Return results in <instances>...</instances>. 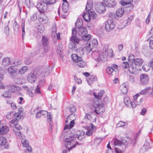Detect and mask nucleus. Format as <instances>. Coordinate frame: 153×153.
Here are the masks:
<instances>
[{
  "label": "nucleus",
  "mask_w": 153,
  "mask_h": 153,
  "mask_svg": "<svg viewBox=\"0 0 153 153\" xmlns=\"http://www.w3.org/2000/svg\"><path fill=\"white\" fill-rule=\"evenodd\" d=\"M92 1H88L87 3V4L85 7V9L87 11L89 12L92 7L91 5Z\"/></svg>",
  "instance_id": "38"
},
{
  "label": "nucleus",
  "mask_w": 153,
  "mask_h": 153,
  "mask_svg": "<svg viewBox=\"0 0 153 153\" xmlns=\"http://www.w3.org/2000/svg\"><path fill=\"white\" fill-rule=\"evenodd\" d=\"M22 63V61L21 60H16L13 63V66H17L20 65Z\"/></svg>",
  "instance_id": "57"
},
{
  "label": "nucleus",
  "mask_w": 153,
  "mask_h": 153,
  "mask_svg": "<svg viewBox=\"0 0 153 153\" xmlns=\"http://www.w3.org/2000/svg\"><path fill=\"white\" fill-rule=\"evenodd\" d=\"M107 56L106 55L102 53L99 55L97 58V59L99 61L105 62L107 60Z\"/></svg>",
  "instance_id": "30"
},
{
  "label": "nucleus",
  "mask_w": 153,
  "mask_h": 153,
  "mask_svg": "<svg viewBox=\"0 0 153 153\" xmlns=\"http://www.w3.org/2000/svg\"><path fill=\"white\" fill-rule=\"evenodd\" d=\"M9 131V128L7 126H3L0 128V134H4L7 133Z\"/></svg>",
  "instance_id": "20"
},
{
  "label": "nucleus",
  "mask_w": 153,
  "mask_h": 153,
  "mask_svg": "<svg viewBox=\"0 0 153 153\" xmlns=\"http://www.w3.org/2000/svg\"><path fill=\"white\" fill-rule=\"evenodd\" d=\"M50 67L49 66H46L42 71V75L44 76H47L48 75L50 72L49 69Z\"/></svg>",
  "instance_id": "29"
},
{
  "label": "nucleus",
  "mask_w": 153,
  "mask_h": 153,
  "mask_svg": "<svg viewBox=\"0 0 153 153\" xmlns=\"http://www.w3.org/2000/svg\"><path fill=\"white\" fill-rule=\"evenodd\" d=\"M28 70V67L27 66H25L22 67L19 70V72L21 74H23L25 73Z\"/></svg>",
  "instance_id": "39"
},
{
  "label": "nucleus",
  "mask_w": 153,
  "mask_h": 153,
  "mask_svg": "<svg viewBox=\"0 0 153 153\" xmlns=\"http://www.w3.org/2000/svg\"><path fill=\"white\" fill-rule=\"evenodd\" d=\"M7 142L6 138L5 137H0V145L4 146Z\"/></svg>",
  "instance_id": "36"
},
{
  "label": "nucleus",
  "mask_w": 153,
  "mask_h": 153,
  "mask_svg": "<svg viewBox=\"0 0 153 153\" xmlns=\"http://www.w3.org/2000/svg\"><path fill=\"white\" fill-rule=\"evenodd\" d=\"M37 76V74H36L35 73H31L28 75L27 79L29 82L32 83L35 81Z\"/></svg>",
  "instance_id": "14"
},
{
  "label": "nucleus",
  "mask_w": 153,
  "mask_h": 153,
  "mask_svg": "<svg viewBox=\"0 0 153 153\" xmlns=\"http://www.w3.org/2000/svg\"><path fill=\"white\" fill-rule=\"evenodd\" d=\"M62 13L67 14L68 11V7L66 6H64L63 4L62 5Z\"/></svg>",
  "instance_id": "49"
},
{
  "label": "nucleus",
  "mask_w": 153,
  "mask_h": 153,
  "mask_svg": "<svg viewBox=\"0 0 153 153\" xmlns=\"http://www.w3.org/2000/svg\"><path fill=\"white\" fill-rule=\"evenodd\" d=\"M25 22H22L21 25V26L22 28V37H23L25 33Z\"/></svg>",
  "instance_id": "55"
},
{
  "label": "nucleus",
  "mask_w": 153,
  "mask_h": 153,
  "mask_svg": "<svg viewBox=\"0 0 153 153\" xmlns=\"http://www.w3.org/2000/svg\"><path fill=\"white\" fill-rule=\"evenodd\" d=\"M71 58L74 62H77L79 61L82 60V59L81 57L79 56L76 54H72L71 55Z\"/></svg>",
  "instance_id": "28"
},
{
  "label": "nucleus",
  "mask_w": 153,
  "mask_h": 153,
  "mask_svg": "<svg viewBox=\"0 0 153 153\" xmlns=\"http://www.w3.org/2000/svg\"><path fill=\"white\" fill-rule=\"evenodd\" d=\"M43 47L44 52L45 53H47L50 49L49 44L43 45Z\"/></svg>",
  "instance_id": "56"
},
{
  "label": "nucleus",
  "mask_w": 153,
  "mask_h": 153,
  "mask_svg": "<svg viewBox=\"0 0 153 153\" xmlns=\"http://www.w3.org/2000/svg\"><path fill=\"white\" fill-rule=\"evenodd\" d=\"M93 133V130L91 129H89L86 131V134L87 136H90L92 135Z\"/></svg>",
  "instance_id": "64"
},
{
  "label": "nucleus",
  "mask_w": 153,
  "mask_h": 153,
  "mask_svg": "<svg viewBox=\"0 0 153 153\" xmlns=\"http://www.w3.org/2000/svg\"><path fill=\"white\" fill-rule=\"evenodd\" d=\"M88 33L87 29L85 28L81 27L77 30L78 35L82 37V40L84 41L89 40L91 36L89 34L87 35Z\"/></svg>",
  "instance_id": "3"
},
{
  "label": "nucleus",
  "mask_w": 153,
  "mask_h": 153,
  "mask_svg": "<svg viewBox=\"0 0 153 153\" xmlns=\"http://www.w3.org/2000/svg\"><path fill=\"white\" fill-rule=\"evenodd\" d=\"M114 71V69L111 67H108L106 69V72L108 74H111Z\"/></svg>",
  "instance_id": "58"
},
{
  "label": "nucleus",
  "mask_w": 153,
  "mask_h": 153,
  "mask_svg": "<svg viewBox=\"0 0 153 153\" xmlns=\"http://www.w3.org/2000/svg\"><path fill=\"white\" fill-rule=\"evenodd\" d=\"M105 28L106 31L109 32L114 27L115 25L112 20L109 19L104 22Z\"/></svg>",
  "instance_id": "8"
},
{
  "label": "nucleus",
  "mask_w": 153,
  "mask_h": 153,
  "mask_svg": "<svg viewBox=\"0 0 153 153\" xmlns=\"http://www.w3.org/2000/svg\"><path fill=\"white\" fill-rule=\"evenodd\" d=\"M56 29L57 27L55 23H54L52 25L51 36L52 37H54L56 35L57 39L59 40H60L61 39L60 33H58L56 34Z\"/></svg>",
  "instance_id": "11"
},
{
  "label": "nucleus",
  "mask_w": 153,
  "mask_h": 153,
  "mask_svg": "<svg viewBox=\"0 0 153 153\" xmlns=\"http://www.w3.org/2000/svg\"><path fill=\"white\" fill-rule=\"evenodd\" d=\"M17 82L18 84H23L25 82V79L20 78H18L17 79Z\"/></svg>",
  "instance_id": "54"
},
{
  "label": "nucleus",
  "mask_w": 153,
  "mask_h": 153,
  "mask_svg": "<svg viewBox=\"0 0 153 153\" xmlns=\"http://www.w3.org/2000/svg\"><path fill=\"white\" fill-rule=\"evenodd\" d=\"M128 86L125 83L122 84L120 87V89L123 94H126L128 91Z\"/></svg>",
  "instance_id": "21"
},
{
  "label": "nucleus",
  "mask_w": 153,
  "mask_h": 153,
  "mask_svg": "<svg viewBox=\"0 0 153 153\" xmlns=\"http://www.w3.org/2000/svg\"><path fill=\"white\" fill-rule=\"evenodd\" d=\"M129 64L127 62H124L122 64V66L124 68H127L128 67Z\"/></svg>",
  "instance_id": "60"
},
{
  "label": "nucleus",
  "mask_w": 153,
  "mask_h": 153,
  "mask_svg": "<svg viewBox=\"0 0 153 153\" xmlns=\"http://www.w3.org/2000/svg\"><path fill=\"white\" fill-rule=\"evenodd\" d=\"M32 60L30 57H26L25 59V63L27 65H29L32 62Z\"/></svg>",
  "instance_id": "50"
},
{
  "label": "nucleus",
  "mask_w": 153,
  "mask_h": 153,
  "mask_svg": "<svg viewBox=\"0 0 153 153\" xmlns=\"http://www.w3.org/2000/svg\"><path fill=\"white\" fill-rule=\"evenodd\" d=\"M38 31L41 33H43L45 30V27L42 24H40L37 26Z\"/></svg>",
  "instance_id": "42"
},
{
  "label": "nucleus",
  "mask_w": 153,
  "mask_h": 153,
  "mask_svg": "<svg viewBox=\"0 0 153 153\" xmlns=\"http://www.w3.org/2000/svg\"><path fill=\"white\" fill-rule=\"evenodd\" d=\"M22 129V127L19 125H18L17 126L14 127L13 128V130L16 136L20 139L22 138V134L20 131V130Z\"/></svg>",
  "instance_id": "12"
},
{
  "label": "nucleus",
  "mask_w": 153,
  "mask_h": 153,
  "mask_svg": "<svg viewBox=\"0 0 153 153\" xmlns=\"http://www.w3.org/2000/svg\"><path fill=\"white\" fill-rule=\"evenodd\" d=\"M150 68V67L147 65H144L142 67L143 70L146 72L148 71Z\"/></svg>",
  "instance_id": "63"
},
{
  "label": "nucleus",
  "mask_w": 153,
  "mask_h": 153,
  "mask_svg": "<svg viewBox=\"0 0 153 153\" xmlns=\"http://www.w3.org/2000/svg\"><path fill=\"white\" fill-rule=\"evenodd\" d=\"M47 114L48 121L50 125L51 126V122L52 121V118L51 117V113L50 112H47Z\"/></svg>",
  "instance_id": "59"
},
{
  "label": "nucleus",
  "mask_w": 153,
  "mask_h": 153,
  "mask_svg": "<svg viewBox=\"0 0 153 153\" xmlns=\"http://www.w3.org/2000/svg\"><path fill=\"white\" fill-rule=\"evenodd\" d=\"M38 19L40 22L43 24L46 23L48 21V17L44 15V13H41L38 17Z\"/></svg>",
  "instance_id": "13"
},
{
  "label": "nucleus",
  "mask_w": 153,
  "mask_h": 153,
  "mask_svg": "<svg viewBox=\"0 0 153 153\" xmlns=\"http://www.w3.org/2000/svg\"><path fill=\"white\" fill-rule=\"evenodd\" d=\"M98 45V42L96 39H94L91 40L86 44V49L87 51L90 52L94 48H96Z\"/></svg>",
  "instance_id": "5"
},
{
  "label": "nucleus",
  "mask_w": 153,
  "mask_h": 153,
  "mask_svg": "<svg viewBox=\"0 0 153 153\" xmlns=\"http://www.w3.org/2000/svg\"><path fill=\"white\" fill-rule=\"evenodd\" d=\"M11 63V60L10 58L8 57L4 58L2 61V65L4 66H8Z\"/></svg>",
  "instance_id": "24"
},
{
  "label": "nucleus",
  "mask_w": 153,
  "mask_h": 153,
  "mask_svg": "<svg viewBox=\"0 0 153 153\" xmlns=\"http://www.w3.org/2000/svg\"><path fill=\"white\" fill-rule=\"evenodd\" d=\"M47 4L43 2H38L36 7L39 12L41 13H44L47 10Z\"/></svg>",
  "instance_id": "7"
},
{
  "label": "nucleus",
  "mask_w": 153,
  "mask_h": 153,
  "mask_svg": "<svg viewBox=\"0 0 153 153\" xmlns=\"http://www.w3.org/2000/svg\"><path fill=\"white\" fill-rule=\"evenodd\" d=\"M18 121L15 119H13L9 123V125L11 127H15L18 125Z\"/></svg>",
  "instance_id": "33"
},
{
  "label": "nucleus",
  "mask_w": 153,
  "mask_h": 153,
  "mask_svg": "<svg viewBox=\"0 0 153 153\" xmlns=\"http://www.w3.org/2000/svg\"><path fill=\"white\" fill-rule=\"evenodd\" d=\"M47 113V112L46 111L41 110L39 112L37 113L36 117V118H39L41 117L42 115H45Z\"/></svg>",
  "instance_id": "37"
},
{
  "label": "nucleus",
  "mask_w": 153,
  "mask_h": 153,
  "mask_svg": "<svg viewBox=\"0 0 153 153\" xmlns=\"http://www.w3.org/2000/svg\"><path fill=\"white\" fill-rule=\"evenodd\" d=\"M82 17L84 20L87 22H89L91 19L90 11H86L82 15Z\"/></svg>",
  "instance_id": "18"
},
{
  "label": "nucleus",
  "mask_w": 153,
  "mask_h": 153,
  "mask_svg": "<svg viewBox=\"0 0 153 153\" xmlns=\"http://www.w3.org/2000/svg\"><path fill=\"white\" fill-rule=\"evenodd\" d=\"M94 112L97 114H102L105 111L104 104L103 103L95 104L94 105Z\"/></svg>",
  "instance_id": "6"
},
{
  "label": "nucleus",
  "mask_w": 153,
  "mask_h": 153,
  "mask_svg": "<svg viewBox=\"0 0 153 153\" xmlns=\"http://www.w3.org/2000/svg\"><path fill=\"white\" fill-rule=\"evenodd\" d=\"M87 80L88 84L91 85L94 81H97V79L95 75H92L87 78Z\"/></svg>",
  "instance_id": "17"
},
{
  "label": "nucleus",
  "mask_w": 153,
  "mask_h": 153,
  "mask_svg": "<svg viewBox=\"0 0 153 153\" xmlns=\"http://www.w3.org/2000/svg\"><path fill=\"white\" fill-rule=\"evenodd\" d=\"M64 138L66 140L64 143L65 146L67 149H68L69 151L75 147L76 144H78L77 142L74 141L76 139V137L74 135L65 136Z\"/></svg>",
  "instance_id": "1"
},
{
  "label": "nucleus",
  "mask_w": 153,
  "mask_h": 153,
  "mask_svg": "<svg viewBox=\"0 0 153 153\" xmlns=\"http://www.w3.org/2000/svg\"><path fill=\"white\" fill-rule=\"evenodd\" d=\"M102 3L106 7L111 8L114 7L116 5L114 0H102Z\"/></svg>",
  "instance_id": "10"
},
{
  "label": "nucleus",
  "mask_w": 153,
  "mask_h": 153,
  "mask_svg": "<svg viewBox=\"0 0 153 153\" xmlns=\"http://www.w3.org/2000/svg\"><path fill=\"white\" fill-rule=\"evenodd\" d=\"M76 136L78 140H82L85 138V132L83 131L79 130L76 133Z\"/></svg>",
  "instance_id": "15"
},
{
  "label": "nucleus",
  "mask_w": 153,
  "mask_h": 153,
  "mask_svg": "<svg viewBox=\"0 0 153 153\" xmlns=\"http://www.w3.org/2000/svg\"><path fill=\"white\" fill-rule=\"evenodd\" d=\"M133 17L131 16L128 18L127 19L123 21V23L124 26H127L129 25L133 19Z\"/></svg>",
  "instance_id": "32"
},
{
  "label": "nucleus",
  "mask_w": 153,
  "mask_h": 153,
  "mask_svg": "<svg viewBox=\"0 0 153 153\" xmlns=\"http://www.w3.org/2000/svg\"><path fill=\"white\" fill-rule=\"evenodd\" d=\"M42 42L43 45L49 44L48 39L47 37L45 36H42Z\"/></svg>",
  "instance_id": "41"
},
{
  "label": "nucleus",
  "mask_w": 153,
  "mask_h": 153,
  "mask_svg": "<svg viewBox=\"0 0 153 153\" xmlns=\"http://www.w3.org/2000/svg\"><path fill=\"white\" fill-rule=\"evenodd\" d=\"M10 90L14 93H17L20 91L21 90V88L14 85H10Z\"/></svg>",
  "instance_id": "22"
},
{
  "label": "nucleus",
  "mask_w": 153,
  "mask_h": 153,
  "mask_svg": "<svg viewBox=\"0 0 153 153\" xmlns=\"http://www.w3.org/2000/svg\"><path fill=\"white\" fill-rule=\"evenodd\" d=\"M114 145H117L119 146L118 148H115V151L116 153H123V152L126 149V146L123 142L115 139L114 141Z\"/></svg>",
  "instance_id": "4"
},
{
  "label": "nucleus",
  "mask_w": 153,
  "mask_h": 153,
  "mask_svg": "<svg viewBox=\"0 0 153 153\" xmlns=\"http://www.w3.org/2000/svg\"><path fill=\"white\" fill-rule=\"evenodd\" d=\"M69 110L72 113H74L76 111V108L74 105L71 104L69 106Z\"/></svg>",
  "instance_id": "46"
},
{
  "label": "nucleus",
  "mask_w": 153,
  "mask_h": 153,
  "mask_svg": "<svg viewBox=\"0 0 153 153\" xmlns=\"http://www.w3.org/2000/svg\"><path fill=\"white\" fill-rule=\"evenodd\" d=\"M68 121V118H66L65 120V124H67V123ZM75 124V122L74 120H72L70 122V124L69 125H66L64 128V130H65L67 129H70L74 126Z\"/></svg>",
  "instance_id": "16"
},
{
  "label": "nucleus",
  "mask_w": 153,
  "mask_h": 153,
  "mask_svg": "<svg viewBox=\"0 0 153 153\" xmlns=\"http://www.w3.org/2000/svg\"><path fill=\"white\" fill-rule=\"evenodd\" d=\"M13 29L15 32H18L19 30V26L18 25L16 21H15L13 27Z\"/></svg>",
  "instance_id": "43"
},
{
  "label": "nucleus",
  "mask_w": 153,
  "mask_h": 153,
  "mask_svg": "<svg viewBox=\"0 0 153 153\" xmlns=\"http://www.w3.org/2000/svg\"><path fill=\"white\" fill-rule=\"evenodd\" d=\"M91 17L94 19H96L97 17V14L94 12H93L91 11H90Z\"/></svg>",
  "instance_id": "62"
},
{
  "label": "nucleus",
  "mask_w": 153,
  "mask_h": 153,
  "mask_svg": "<svg viewBox=\"0 0 153 153\" xmlns=\"http://www.w3.org/2000/svg\"><path fill=\"white\" fill-rule=\"evenodd\" d=\"M127 126V124L122 121H120L117 124L118 127H126Z\"/></svg>",
  "instance_id": "52"
},
{
  "label": "nucleus",
  "mask_w": 153,
  "mask_h": 153,
  "mask_svg": "<svg viewBox=\"0 0 153 153\" xmlns=\"http://www.w3.org/2000/svg\"><path fill=\"white\" fill-rule=\"evenodd\" d=\"M21 114H20V113L18 112H15L13 113L14 117L15 118V119L18 121L21 118Z\"/></svg>",
  "instance_id": "48"
},
{
  "label": "nucleus",
  "mask_w": 153,
  "mask_h": 153,
  "mask_svg": "<svg viewBox=\"0 0 153 153\" xmlns=\"http://www.w3.org/2000/svg\"><path fill=\"white\" fill-rule=\"evenodd\" d=\"M104 92V91L101 90L97 94H96L95 93H94V95L95 98L98 100H100V99L101 97L103 96Z\"/></svg>",
  "instance_id": "34"
},
{
  "label": "nucleus",
  "mask_w": 153,
  "mask_h": 153,
  "mask_svg": "<svg viewBox=\"0 0 153 153\" xmlns=\"http://www.w3.org/2000/svg\"><path fill=\"white\" fill-rule=\"evenodd\" d=\"M124 101L126 105L128 107H130L131 101L129 98L128 97H125Z\"/></svg>",
  "instance_id": "44"
},
{
  "label": "nucleus",
  "mask_w": 153,
  "mask_h": 153,
  "mask_svg": "<svg viewBox=\"0 0 153 153\" xmlns=\"http://www.w3.org/2000/svg\"><path fill=\"white\" fill-rule=\"evenodd\" d=\"M151 90L152 89L151 87H147L141 91L140 93L141 95H145L148 92L150 93V91H151Z\"/></svg>",
  "instance_id": "31"
},
{
  "label": "nucleus",
  "mask_w": 153,
  "mask_h": 153,
  "mask_svg": "<svg viewBox=\"0 0 153 153\" xmlns=\"http://www.w3.org/2000/svg\"><path fill=\"white\" fill-rule=\"evenodd\" d=\"M83 25V22L82 19L78 18L75 24V26L78 29L82 27Z\"/></svg>",
  "instance_id": "26"
},
{
  "label": "nucleus",
  "mask_w": 153,
  "mask_h": 153,
  "mask_svg": "<svg viewBox=\"0 0 153 153\" xmlns=\"http://www.w3.org/2000/svg\"><path fill=\"white\" fill-rule=\"evenodd\" d=\"M133 2L132 0H122L120 1V4L123 6L131 4Z\"/></svg>",
  "instance_id": "35"
},
{
  "label": "nucleus",
  "mask_w": 153,
  "mask_h": 153,
  "mask_svg": "<svg viewBox=\"0 0 153 153\" xmlns=\"http://www.w3.org/2000/svg\"><path fill=\"white\" fill-rule=\"evenodd\" d=\"M108 45H105L103 49L102 53L108 56Z\"/></svg>",
  "instance_id": "45"
},
{
  "label": "nucleus",
  "mask_w": 153,
  "mask_h": 153,
  "mask_svg": "<svg viewBox=\"0 0 153 153\" xmlns=\"http://www.w3.org/2000/svg\"><path fill=\"white\" fill-rule=\"evenodd\" d=\"M135 59L134 56L132 54H130L128 57V60L130 64L134 63Z\"/></svg>",
  "instance_id": "40"
},
{
  "label": "nucleus",
  "mask_w": 153,
  "mask_h": 153,
  "mask_svg": "<svg viewBox=\"0 0 153 153\" xmlns=\"http://www.w3.org/2000/svg\"><path fill=\"white\" fill-rule=\"evenodd\" d=\"M105 7L102 4L99 5L97 6L96 9L97 11L100 14L103 13L105 10Z\"/></svg>",
  "instance_id": "19"
},
{
  "label": "nucleus",
  "mask_w": 153,
  "mask_h": 153,
  "mask_svg": "<svg viewBox=\"0 0 153 153\" xmlns=\"http://www.w3.org/2000/svg\"><path fill=\"white\" fill-rule=\"evenodd\" d=\"M8 72L11 75L16 73V71L13 69L12 66H10L8 68Z\"/></svg>",
  "instance_id": "51"
},
{
  "label": "nucleus",
  "mask_w": 153,
  "mask_h": 153,
  "mask_svg": "<svg viewBox=\"0 0 153 153\" xmlns=\"http://www.w3.org/2000/svg\"><path fill=\"white\" fill-rule=\"evenodd\" d=\"M47 5H52L56 3V0H45Z\"/></svg>",
  "instance_id": "53"
},
{
  "label": "nucleus",
  "mask_w": 153,
  "mask_h": 153,
  "mask_svg": "<svg viewBox=\"0 0 153 153\" xmlns=\"http://www.w3.org/2000/svg\"><path fill=\"white\" fill-rule=\"evenodd\" d=\"M76 29L75 28H73L72 29V34L71 37L72 41L69 44V47L70 49L75 51L77 50L76 43H78L80 41V40L76 37Z\"/></svg>",
  "instance_id": "2"
},
{
  "label": "nucleus",
  "mask_w": 153,
  "mask_h": 153,
  "mask_svg": "<svg viewBox=\"0 0 153 153\" xmlns=\"http://www.w3.org/2000/svg\"><path fill=\"white\" fill-rule=\"evenodd\" d=\"M77 64L79 67L83 68L85 66L86 63L84 61H83L82 60H81L77 62Z\"/></svg>",
  "instance_id": "47"
},
{
  "label": "nucleus",
  "mask_w": 153,
  "mask_h": 153,
  "mask_svg": "<svg viewBox=\"0 0 153 153\" xmlns=\"http://www.w3.org/2000/svg\"><path fill=\"white\" fill-rule=\"evenodd\" d=\"M134 66V63H131L128 67V71L131 74L135 73L137 71L136 67Z\"/></svg>",
  "instance_id": "23"
},
{
  "label": "nucleus",
  "mask_w": 153,
  "mask_h": 153,
  "mask_svg": "<svg viewBox=\"0 0 153 153\" xmlns=\"http://www.w3.org/2000/svg\"><path fill=\"white\" fill-rule=\"evenodd\" d=\"M140 82L141 85H145L148 84L149 81V78L146 74H142L140 75Z\"/></svg>",
  "instance_id": "9"
},
{
  "label": "nucleus",
  "mask_w": 153,
  "mask_h": 153,
  "mask_svg": "<svg viewBox=\"0 0 153 153\" xmlns=\"http://www.w3.org/2000/svg\"><path fill=\"white\" fill-rule=\"evenodd\" d=\"M143 62V60L141 58H136L134 62L135 65L137 66H140L142 65Z\"/></svg>",
  "instance_id": "25"
},
{
  "label": "nucleus",
  "mask_w": 153,
  "mask_h": 153,
  "mask_svg": "<svg viewBox=\"0 0 153 153\" xmlns=\"http://www.w3.org/2000/svg\"><path fill=\"white\" fill-rule=\"evenodd\" d=\"M124 13V9L123 8H120L118 9L116 11V14L118 17H121Z\"/></svg>",
  "instance_id": "27"
},
{
  "label": "nucleus",
  "mask_w": 153,
  "mask_h": 153,
  "mask_svg": "<svg viewBox=\"0 0 153 153\" xmlns=\"http://www.w3.org/2000/svg\"><path fill=\"white\" fill-rule=\"evenodd\" d=\"M2 96L4 97H10L11 94L8 91H5L2 95Z\"/></svg>",
  "instance_id": "61"
}]
</instances>
